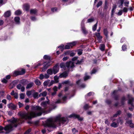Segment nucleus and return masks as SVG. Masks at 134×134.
I'll return each mask as SVG.
<instances>
[{"instance_id": "f257e3e1", "label": "nucleus", "mask_w": 134, "mask_h": 134, "mask_svg": "<svg viewBox=\"0 0 134 134\" xmlns=\"http://www.w3.org/2000/svg\"><path fill=\"white\" fill-rule=\"evenodd\" d=\"M44 109L36 106L33 107V110L30 112L23 113L20 114L21 118L25 119H30L37 116L41 115L42 112H44Z\"/></svg>"}, {"instance_id": "f03ea898", "label": "nucleus", "mask_w": 134, "mask_h": 134, "mask_svg": "<svg viewBox=\"0 0 134 134\" xmlns=\"http://www.w3.org/2000/svg\"><path fill=\"white\" fill-rule=\"evenodd\" d=\"M67 119L65 118L56 117L55 118H50L46 121L45 126L52 128H55L57 126L60 125L61 123L64 124L67 121Z\"/></svg>"}, {"instance_id": "7ed1b4c3", "label": "nucleus", "mask_w": 134, "mask_h": 134, "mask_svg": "<svg viewBox=\"0 0 134 134\" xmlns=\"http://www.w3.org/2000/svg\"><path fill=\"white\" fill-rule=\"evenodd\" d=\"M10 121V124L5 126L4 128L2 126H0V130L4 129L6 131V133H8L12 130L13 127H16L20 123H22V121L21 119H18L15 118H13L8 121Z\"/></svg>"}, {"instance_id": "20e7f679", "label": "nucleus", "mask_w": 134, "mask_h": 134, "mask_svg": "<svg viewBox=\"0 0 134 134\" xmlns=\"http://www.w3.org/2000/svg\"><path fill=\"white\" fill-rule=\"evenodd\" d=\"M60 66L61 68L64 70H69L70 68H73L74 65L73 62L70 61L66 62V64L62 63L60 64Z\"/></svg>"}, {"instance_id": "39448f33", "label": "nucleus", "mask_w": 134, "mask_h": 134, "mask_svg": "<svg viewBox=\"0 0 134 134\" xmlns=\"http://www.w3.org/2000/svg\"><path fill=\"white\" fill-rule=\"evenodd\" d=\"M111 119L113 121V122L111 124L110 126L113 127L115 128L117 127L118 126L119 122H120L121 124L122 123V120L120 118L117 119L111 118Z\"/></svg>"}, {"instance_id": "423d86ee", "label": "nucleus", "mask_w": 134, "mask_h": 134, "mask_svg": "<svg viewBox=\"0 0 134 134\" xmlns=\"http://www.w3.org/2000/svg\"><path fill=\"white\" fill-rule=\"evenodd\" d=\"M51 64L50 63L48 62L44 63H43L44 67L42 68V71H45Z\"/></svg>"}, {"instance_id": "0eeeda50", "label": "nucleus", "mask_w": 134, "mask_h": 134, "mask_svg": "<svg viewBox=\"0 0 134 134\" xmlns=\"http://www.w3.org/2000/svg\"><path fill=\"white\" fill-rule=\"evenodd\" d=\"M25 73V70L24 69H22L21 71H15L14 72V74L15 76H16L18 75H23Z\"/></svg>"}, {"instance_id": "6e6552de", "label": "nucleus", "mask_w": 134, "mask_h": 134, "mask_svg": "<svg viewBox=\"0 0 134 134\" xmlns=\"http://www.w3.org/2000/svg\"><path fill=\"white\" fill-rule=\"evenodd\" d=\"M85 22L84 19L83 20L81 23V29L83 33L84 34H86L87 33V31L86 30L84 26V23Z\"/></svg>"}, {"instance_id": "1a4fd4ad", "label": "nucleus", "mask_w": 134, "mask_h": 134, "mask_svg": "<svg viewBox=\"0 0 134 134\" xmlns=\"http://www.w3.org/2000/svg\"><path fill=\"white\" fill-rule=\"evenodd\" d=\"M53 73L55 74H56L59 71V67L58 66L56 65L54 66L52 69Z\"/></svg>"}, {"instance_id": "9d476101", "label": "nucleus", "mask_w": 134, "mask_h": 134, "mask_svg": "<svg viewBox=\"0 0 134 134\" xmlns=\"http://www.w3.org/2000/svg\"><path fill=\"white\" fill-rule=\"evenodd\" d=\"M7 106L9 108L13 110H15L16 108V106L13 104L12 103L8 104Z\"/></svg>"}, {"instance_id": "9b49d317", "label": "nucleus", "mask_w": 134, "mask_h": 134, "mask_svg": "<svg viewBox=\"0 0 134 134\" xmlns=\"http://www.w3.org/2000/svg\"><path fill=\"white\" fill-rule=\"evenodd\" d=\"M69 117L70 118L73 117L75 118H77L80 120H82L83 119L82 118L80 117L79 115L75 114H72L71 115H70Z\"/></svg>"}, {"instance_id": "f8f14e48", "label": "nucleus", "mask_w": 134, "mask_h": 134, "mask_svg": "<svg viewBox=\"0 0 134 134\" xmlns=\"http://www.w3.org/2000/svg\"><path fill=\"white\" fill-rule=\"evenodd\" d=\"M30 7V5L28 4H24L23 6V9L27 11H29Z\"/></svg>"}, {"instance_id": "ddd939ff", "label": "nucleus", "mask_w": 134, "mask_h": 134, "mask_svg": "<svg viewBox=\"0 0 134 134\" xmlns=\"http://www.w3.org/2000/svg\"><path fill=\"white\" fill-rule=\"evenodd\" d=\"M17 87L18 89L21 90L22 92H24L25 91V87L22 86L21 84H19L17 85Z\"/></svg>"}, {"instance_id": "4468645a", "label": "nucleus", "mask_w": 134, "mask_h": 134, "mask_svg": "<svg viewBox=\"0 0 134 134\" xmlns=\"http://www.w3.org/2000/svg\"><path fill=\"white\" fill-rule=\"evenodd\" d=\"M49 101V100L48 101L46 102H43L42 103H41V105L42 107H44V108H46L47 107V104H49L48 102Z\"/></svg>"}, {"instance_id": "2eb2a0df", "label": "nucleus", "mask_w": 134, "mask_h": 134, "mask_svg": "<svg viewBox=\"0 0 134 134\" xmlns=\"http://www.w3.org/2000/svg\"><path fill=\"white\" fill-rule=\"evenodd\" d=\"M68 75V74L66 72H64L61 74L59 77L60 78L65 77Z\"/></svg>"}, {"instance_id": "dca6fc26", "label": "nucleus", "mask_w": 134, "mask_h": 134, "mask_svg": "<svg viewBox=\"0 0 134 134\" xmlns=\"http://www.w3.org/2000/svg\"><path fill=\"white\" fill-rule=\"evenodd\" d=\"M14 21L16 24H19L20 23V18L18 17H15L14 18Z\"/></svg>"}, {"instance_id": "f3484780", "label": "nucleus", "mask_w": 134, "mask_h": 134, "mask_svg": "<svg viewBox=\"0 0 134 134\" xmlns=\"http://www.w3.org/2000/svg\"><path fill=\"white\" fill-rule=\"evenodd\" d=\"M37 12L36 9H32L30 10V13L31 14H36Z\"/></svg>"}, {"instance_id": "a211bd4d", "label": "nucleus", "mask_w": 134, "mask_h": 134, "mask_svg": "<svg viewBox=\"0 0 134 134\" xmlns=\"http://www.w3.org/2000/svg\"><path fill=\"white\" fill-rule=\"evenodd\" d=\"M10 15V12L9 11H8L5 12L4 14V16L5 17H8Z\"/></svg>"}, {"instance_id": "6ab92c4d", "label": "nucleus", "mask_w": 134, "mask_h": 134, "mask_svg": "<svg viewBox=\"0 0 134 134\" xmlns=\"http://www.w3.org/2000/svg\"><path fill=\"white\" fill-rule=\"evenodd\" d=\"M47 72L49 75H52L53 73L52 69H48L47 71Z\"/></svg>"}, {"instance_id": "aec40b11", "label": "nucleus", "mask_w": 134, "mask_h": 134, "mask_svg": "<svg viewBox=\"0 0 134 134\" xmlns=\"http://www.w3.org/2000/svg\"><path fill=\"white\" fill-rule=\"evenodd\" d=\"M47 94V93L46 91H44L42 93H40L39 95V97L41 96L45 97L46 96Z\"/></svg>"}, {"instance_id": "412c9836", "label": "nucleus", "mask_w": 134, "mask_h": 134, "mask_svg": "<svg viewBox=\"0 0 134 134\" xmlns=\"http://www.w3.org/2000/svg\"><path fill=\"white\" fill-rule=\"evenodd\" d=\"M33 85V83L32 82H31L29 84H28L26 87V88L28 89L31 88Z\"/></svg>"}, {"instance_id": "4be33fe9", "label": "nucleus", "mask_w": 134, "mask_h": 134, "mask_svg": "<svg viewBox=\"0 0 134 134\" xmlns=\"http://www.w3.org/2000/svg\"><path fill=\"white\" fill-rule=\"evenodd\" d=\"M71 46L69 43H68L64 47L65 49H68L71 48Z\"/></svg>"}, {"instance_id": "5701e85b", "label": "nucleus", "mask_w": 134, "mask_h": 134, "mask_svg": "<svg viewBox=\"0 0 134 134\" xmlns=\"http://www.w3.org/2000/svg\"><path fill=\"white\" fill-rule=\"evenodd\" d=\"M124 1V0H119V2L120 3V5L119 6V7L122 8Z\"/></svg>"}, {"instance_id": "b1692460", "label": "nucleus", "mask_w": 134, "mask_h": 134, "mask_svg": "<svg viewBox=\"0 0 134 134\" xmlns=\"http://www.w3.org/2000/svg\"><path fill=\"white\" fill-rule=\"evenodd\" d=\"M35 82L36 84L37 85L39 86L41 84V82L38 80H36L35 81Z\"/></svg>"}, {"instance_id": "393cba45", "label": "nucleus", "mask_w": 134, "mask_h": 134, "mask_svg": "<svg viewBox=\"0 0 134 134\" xmlns=\"http://www.w3.org/2000/svg\"><path fill=\"white\" fill-rule=\"evenodd\" d=\"M70 44V46L71 48L72 47L75 46L77 42L76 41H74L72 42L69 43Z\"/></svg>"}, {"instance_id": "a878e982", "label": "nucleus", "mask_w": 134, "mask_h": 134, "mask_svg": "<svg viewBox=\"0 0 134 134\" xmlns=\"http://www.w3.org/2000/svg\"><path fill=\"white\" fill-rule=\"evenodd\" d=\"M105 46L104 44H102L100 45L99 49L102 51H103L104 49Z\"/></svg>"}, {"instance_id": "bb28decb", "label": "nucleus", "mask_w": 134, "mask_h": 134, "mask_svg": "<svg viewBox=\"0 0 134 134\" xmlns=\"http://www.w3.org/2000/svg\"><path fill=\"white\" fill-rule=\"evenodd\" d=\"M95 35L98 39H100L102 38V37L100 36V33L99 32L95 33Z\"/></svg>"}, {"instance_id": "cd10ccee", "label": "nucleus", "mask_w": 134, "mask_h": 134, "mask_svg": "<svg viewBox=\"0 0 134 134\" xmlns=\"http://www.w3.org/2000/svg\"><path fill=\"white\" fill-rule=\"evenodd\" d=\"M91 78V77L89 76H87V73H86L85 74V76L84 77V80L85 81H86L88 79H90Z\"/></svg>"}, {"instance_id": "c85d7f7f", "label": "nucleus", "mask_w": 134, "mask_h": 134, "mask_svg": "<svg viewBox=\"0 0 134 134\" xmlns=\"http://www.w3.org/2000/svg\"><path fill=\"white\" fill-rule=\"evenodd\" d=\"M116 8V5H114L113 6V8L112 9V11H111V15L112 16L113 15L114 13V10Z\"/></svg>"}, {"instance_id": "c756f323", "label": "nucleus", "mask_w": 134, "mask_h": 134, "mask_svg": "<svg viewBox=\"0 0 134 134\" xmlns=\"http://www.w3.org/2000/svg\"><path fill=\"white\" fill-rule=\"evenodd\" d=\"M108 1L105 0V5L104 7V9H107L108 8Z\"/></svg>"}, {"instance_id": "7c9ffc66", "label": "nucleus", "mask_w": 134, "mask_h": 134, "mask_svg": "<svg viewBox=\"0 0 134 134\" xmlns=\"http://www.w3.org/2000/svg\"><path fill=\"white\" fill-rule=\"evenodd\" d=\"M104 33L106 36L107 37H108V31L106 29H105L104 30Z\"/></svg>"}, {"instance_id": "2f4dec72", "label": "nucleus", "mask_w": 134, "mask_h": 134, "mask_svg": "<svg viewBox=\"0 0 134 134\" xmlns=\"http://www.w3.org/2000/svg\"><path fill=\"white\" fill-rule=\"evenodd\" d=\"M102 4V1H99V2H98V4L97 5V8H98L99 6H100Z\"/></svg>"}, {"instance_id": "473e14b6", "label": "nucleus", "mask_w": 134, "mask_h": 134, "mask_svg": "<svg viewBox=\"0 0 134 134\" xmlns=\"http://www.w3.org/2000/svg\"><path fill=\"white\" fill-rule=\"evenodd\" d=\"M20 98L21 99H23L24 98L25 94L23 93H21L20 94Z\"/></svg>"}, {"instance_id": "72a5a7b5", "label": "nucleus", "mask_w": 134, "mask_h": 134, "mask_svg": "<svg viewBox=\"0 0 134 134\" xmlns=\"http://www.w3.org/2000/svg\"><path fill=\"white\" fill-rule=\"evenodd\" d=\"M64 45L63 44H62V45H60V46L58 47V48H59V49L61 50V51H62V52L63 51V50L64 49Z\"/></svg>"}, {"instance_id": "f704fd0d", "label": "nucleus", "mask_w": 134, "mask_h": 134, "mask_svg": "<svg viewBox=\"0 0 134 134\" xmlns=\"http://www.w3.org/2000/svg\"><path fill=\"white\" fill-rule=\"evenodd\" d=\"M97 22L95 24L93 27L92 30L93 31H95L96 30L97 26Z\"/></svg>"}, {"instance_id": "c9c22d12", "label": "nucleus", "mask_w": 134, "mask_h": 134, "mask_svg": "<svg viewBox=\"0 0 134 134\" xmlns=\"http://www.w3.org/2000/svg\"><path fill=\"white\" fill-rule=\"evenodd\" d=\"M133 101V99L131 98L129 99L128 101V103L129 104H131V105L132 106H133V104L132 103V102Z\"/></svg>"}, {"instance_id": "e433bc0d", "label": "nucleus", "mask_w": 134, "mask_h": 134, "mask_svg": "<svg viewBox=\"0 0 134 134\" xmlns=\"http://www.w3.org/2000/svg\"><path fill=\"white\" fill-rule=\"evenodd\" d=\"M21 12L19 10H18L16 11L15 13V14L16 15H19L21 13Z\"/></svg>"}, {"instance_id": "4c0bfd02", "label": "nucleus", "mask_w": 134, "mask_h": 134, "mask_svg": "<svg viewBox=\"0 0 134 134\" xmlns=\"http://www.w3.org/2000/svg\"><path fill=\"white\" fill-rule=\"evenodd\" d=\"M43 58L45 59H49L50 58V57L49 56L45 55L44 56Z\"/></svg>"}, {"instance_id": "58836bf2", "label": "nucleus", "mask_w": 134, "mask_h": 134, "mask_svg": "<svg viewBox=\"0 0 134 134\" xmlns=\"http://www.w3.org/2000/svg\"><path fill=\"white\" fill-rule=\"evenodd\" d=\"M38 94L37 92H35L33 94V97L35 98H37L38 96Z\"/></svg>"}, {"instance_id": "ea45409f", "label": "nucleus", "mask_w": 134, "mask_h": 134, "mask_svg": "<svg viewBox=\"0 0 134 134\" xmlns=\"http://www.w3.org/2000/svg\"><path fill=\"white\" fill-rule=\"evenodd\" d=\"M94 20V19L93 18H91L88 19L87 20V23H91L93 22Z\"/></svg>"}, {"instance_id": "a19ab883", "label": "nucleus", "mask_w": 134, "mask_h": 134, "mask_svg": "<svg viewBox=\"0 0 134 134\" xmlns=\"http://www.w3.org/2000/svg\"><path fill=\"white\" fill-rule=\"evenodd\" d=\"M122 49L123 51H125L126 49V46L125 45H123L122 47Z\"/></svg>"}, {"instance_id": "79ce46f5", "label": "nucleus", "mask_w": 134, "mask_h": 134, "mask_svg": "<svg viewBox=\"0 0 134 134\" xmlns=\"http://www.w3.org/2000/svg\"><path fill=\"white\" fill-rule=\"evenodd\" d=\"M129 3V1H125L124 2L125 6L126 7H128V4Z\"/></svg>"}, {"instance_id": "37998d69", "label": "nucleus", "mask_w": 134, "mask_h": 134, "mask_svg": "<svg viewBox=\"0 0 134 134\" xmlns=\"http://www.w3.org/2000/svg\"><path fill=\"white\" fill-rule=\"evenodd\" d=\"M49 81H45L44 83V86L48 85H49Z\"/></svg>"}, {"instance_id": "c03bdc74", "label": "nucleus", "mask_w": 134, "mask_h": 134, "mask_svg": "<svg viewBox=\"0 0 134 134\" xmlns=\"http://www.w3.org/2000/svg\"><path fill=\"white\" fill-rule=\"evenodd\" d=\"M126 123L129 124V126L132 123V120H130L126 122Z\"/></svg>"}, {"instance_id": "a18cd8bd", "label": "nucleus", "mask_w": 134, "mask_h": 134, "mask_svg": "<svg viewBox=\"0 0 134 134\" xmlns=\"http://www.w3.org/2000/svg\"><path fill=\"white\" fill-rule=\"evenodd\" d=\"M31 94V91H28L26 92V94L28 96H29Z\"/></svg>"}, {"instance_id": "49530a36", "label": "nucleus", "mask_w": 134, "mask_h": 134, "mask_svg": "<svg viewBox=\"0 0 134 134\" xmlns=\"http://www.w3.org/2000/svg\"><path fill=\"white\" fill-rule=\"evenodd\" d=\"M128 11V9L126 7H124V8L122 11L125 12H126Z\"/></svg>"}, {"instance_id": "de8ad7c7", "label": "nucleus", "mask_w": 134, "mask_h": 134, "mask_svg": "<svg viewBox=\"0 0 134 134\" xmlns=\"http://www.w3.org/2000/svg\"><path fill=\"white\" fill-rule=\"evenodd\" d=\"M127 115L128 118H131L132 117V114L130 113H127Z\"/></svg>"}, {"instance_id": "09e8293b", "label": "nucleus", "mask_w": 134, "mask_h": 134, "mask_svg": "<svg viewBox=\"0 0 134 134\" xmlns=\"http://www.w3.org/2000/svg\"><path fill=\"white\" fill-rule=\"evenodd\" d=\"M54 79L56 82H58V77L57 76H55L54 77Z\"/></svg>"}, {"instance_id": "8fccbe9b", "label": "nucleus", "mask_w": 134, "mask_h": 134, "mask_svg": "<svg viewBox=\"0 0 134 134\" xmlns=\"http://www.w3.org/2000/svg\"><path fill=\"white\" fill-rule=\"evenodd\" d=\"M90 107L87 104H86L84 107V108L85 109H87L89 108H90Z\"/></svg>"}, {"instance_id": "3c124183", "label": "nucleus", "mask_w": 134, "mask_h": 134, "mask_svg": "<svg viewBox=\"0 0 134 134\" xmlns=\"http://www.w3.org/2000/svg\"><path fill=\"white\" fill-rule=\"evenodd\" d=\"M72 131L73 133L75 134L76 132H77V130H76L75 129H73L72 130Z\"/></svg>"}, {"instance_id": "603ef678", "label": "nucleus", "mask_w": 134, "mask_h": 134, "mask_svg": "<svg viewBox=\"0 0 134 134\" xmlns=\"http://www.w3.org/2000/svg\"><path fill=\"white\" fill-rule=\"evenodd\" d=\"M122 10H120L119 12L117 14L118 15H121L122 14Z\"/></svg>"}, {"instance_id": "864d4df0", "label": "nucleus", "mask_w": 134, "mask_h": 134, "mask_svg": "<svg viewBox=\"0 0 134 134\" xmlns=\"http://www.w3.org/2000/svg\"><path fill=\"white\" fill-rule=\"evenodd\" d=\"M18 104L19 105V108H20V107H22L23 106V104L21 103L20 102H18Z\"/></svg>"}, {"instance_id": "5fc2aeb1", "label": "nucleus", "mask_w": 134, "mask_h": 134, "mask_svg": "<svg viewBox=\"0 0 134 134\" xmlns=\"http://www.w3.org/2000/svg\"><path fill=\"white\" fill-rule=\"evenodd\" d=\"M82 53V51L81 50H79L78 51V54L79 55H81Z\"/></svg>"}, {"instance_id": "6e6d98bb", "label": "nucleus", "mask_w": 134, "mask_h": 134, "mask_svg": "<svg viewBox=\"0 0 134 134\" xmlns=\"http://www.w3.org/2000/svg\"><path fill=\"white\" fill-rule=\"evenodd\" d=\"M57 9L56 8H52L51 10L52 12H54L57 10Z\"/></svg>"}, {"instance_id": "4d7b16f0", "label": "nucleus", "mask_w": 134, "mask_h": 134, "mask_svg": "<svg viewBox=\"0 0 134 134\" xmlns=\"http://www.w3.org/2000/svg\"><path fill=\"white\" fill-rule=\"evenodd\" d=\"M44 78H45L46 79H47L49 77V75L48 74H46L44 75Z\"/></svg>"}, {"instance_id": "13d9d810", "label": "nucleus", "mask_w": 134, "mask_h": 134, "mask_svg": "<svg viewBox=\"0 0 134 134\" xmlns=\"http://www.w3.org/2000/svg\"><path fill=\"white\" fill-rule=\"evenodd\" d=\"M97 71V70L96 69H94L92 71L91 74H92L95 73Z\"/></svg>"}, {"instance_id": "bf43d9fd", "label": "nucleus", "mask_w": 134, "mask_h": 134, "mask_svg": "<svg viewBox=\"0 0 134 134\" xmlns=\"http://www.w3.org/2000/svg\"><path fill=\"white\" fill-rule=\"evenodd\" d=\"M31 131V129H29L24 134H28Z\"/></svg>"}, {"instance_id": "052dcab7", "label": "nucleus", "mask_w": 134, "mask_h": 134, "mask_svg": "<svg viewBox=\"0 0 134 134\" xmlns=\"http://www.w3.org/2000/svg\"><path fill=\"white\" fill-rule=\"evenodd\" d=\"M44 78V75H43V74L40 75V78L42 80Z\"/></svg>"}, {"instance_id": "680f3d73", "label": "nucleus", "mask_w": 134, "mask_h": 134, "mask_svg": "<svg viewBox=\"0 0 134 134\" xmlns=\"http://www.w3.org/2000/svg\"><path fill=\"white\" fill-rule=\"evenodd\" d=\"M7 98L9 100H10L11 99V97L10 95H8L7 96Z\"/></svg>"}, {"instance_id": "e2e57ef3", "label": "nucleus", "mask_w": 134, "mask_h": 134, "mask_svg": "<svg viewBox=\"0 0 134 134\" xmlns=\"http://www.w3.org/2000/svg\"><path fill=\"white\" fill-rule=\"evenodd\" d=\"M31 20L33 21H35L36 20V18L34 16H32L31 17Z\"/></svg>"}, {"instance_id": "0e129e2a", "label": "nucleus", "mask_w": 134, "mask_h": 134, "mask_svg": "<svg viewBox=\"0 0 134 134\" xmlns=\"http://www.w3.org/2000/svg\"><path fill=\"white\" fill-rule=\"evenodd\" d=\"M125 100V97H123L122 99V104L123 105L124 104V102Z\"/></svg>"}, {"instance_id": "69168bd1", "label": "nucleus", "mask_w": 134, "mask_h": 134, "mask_svg": "<svg viewBox=\"0 0 134 134\" xmlns=\"http://www.w3.org/2000/svg\"><path fill=\"white\" fill-rule=\"evenodd\" d=\"M75 54L73 52H71L70 54V56L73 57L75 55Z\"/></svg>"}, {"instance_id": "338daca9", "label": "nucleus", "mask_w": 134, "mask_h": 134, "mask_svg": "<svg viewBox=\"0 0 134 134\" xmlns=\"http://www.w3.org/2000/svg\"><path fill=\"white\" fill-rule=\"evenodd\" d=\"M2 81L4 83H6L7 82V80L5 79H4Z\"/></svg>"}, {"instance_id": "774afa93", "label": "nucleus", "mask_w": 134, "mask_h": 134, "mask_svg": "<svg viewBox=\"0 0 134 134\" xmlns=\"http://www.w3.org/2000/svg\"><path fill=\"white\" fill-rule=\"evenodd\" d=\"M94 93L91 92L87 94V95L88 96H90L91 95H93Z\"/></svg>"}]
</instances>
